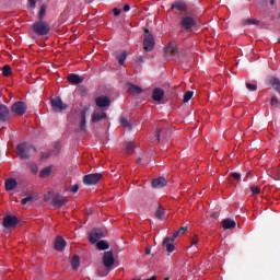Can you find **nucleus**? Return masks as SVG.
<instances>
[{
  "mask_svg": "<svg viewBox=\"0 0 280 280\" xmlns=\"http://www.w3.org/2000/svg\"><path fill=\"white\" fill-rule=\"evenodd\" d=\"M120 124L126 130H132V124L126 117H120Z\"/></svg>",
  "mask_w": 280,
  "mask_h": 280,
  "instance_id": "nucleus-30",
  "label": "nucleus"
},
{
  "mask_svg": "<svg viewBox=\"0 0 280 280\" xmlns=\"http://www.w3.org/2000/svg\"><path fill=\"white\" fill-rule=\"evenodd\" d=\"M190 244L191 246H196V244H198V235H194L190 240Z\"/></svg>",
  "mask_w": 280,
  "mask_h": 280,
  "instance_id": "nucleus-42",
  "label": "nucleus"
},
{
  "mask_svg": "<svg viewBox=\"0 0 280 280\" xmlns=\"http://www.w3.org/2000/svg\"><path fill=\"white\" fill-rule=\"evenodd\" d=\"M68 81L70 84H82L84 82V78L80 77V74L71 73L68 75Z\"/></svg>",
  "mask_w": 280,
  "mask_h": 280,
  "instance_id": "nucleus-19",
  "label": "nucleus"
},
{
  "mask_svg": "<svg viewBox=\"0 0 280 280\" xmlns=\"http://www.w3.org/2000/svg\"><path fill=\"white\" fill-rule=\"evenodd\" d=\"M40 178H47L49 176H51V166H47L45 168H43L39 173Z\"/></svg>",
  "mask_w": 280,
  "mask_h": 280,
  "instance_id": "nucleus-27",
  "label": "nucleus"
},
{
  "mask_svg": "<svg viewBox=\"0 0 280 280\" xmlns=\"http://www.w3.org/2000/svg\"><path fill=\"white\" fill-rule=\"evenodd\" d=\"M235 226H237V223H235V221H233L232 219L223 220V229H225L226 231H231L232 229H235Z\"/></svg>",
  "mask_w": 280,
  "mask_h": 280,
  "instance_id": "nucleus-25",
  "label": "nucleus"
},
{
  "mask_svg": "<svg viewBox=\"0 0 280 280\" xmlns=\"http://www.w3.org/2000/svg\"><path fill=\"white\" fill-rule=\"evenodd\" d=\"M137 163H141V158H139V159L137 160Z\"/></svg>",
  "mask_w": 280,
  "mask_h": 280,
  "instance_id": "nucleus-58",
  "label": "nucleus"
},
{
  "mask_svg": "<svg viewBox=\"0 0 280 280\" xmlns=\"http://www.w3.org/2000/svg\"><path fill=\"white\" fill-rule=\"evenodd\" d=\"M96 247L98 250H108V248H110V245L106 241H100L96 244Z\"/></svg>",
  "mask_w": 280,
  "mask_h": 280,
  "instance_id": "nucleus-28",
  "label": "nucleus"
},
{
  "mask_svg": "<svg viewBox=\"0 0 280 280\" xmlns=\"http://www.w3.org/2000/svg\"><path fill=\"white\" fill-rule=\"evenodd\" d=\"M46 12H47V4H42L38 12L39 21H44Z\"/></svg>",
  "mask_w": 280,
  "mask_h": 280,
  "instance_id": "nucleus-32",
  "label": "nucleus"
},
{
  "mask_svg": "<svg viewBox=\"0 0 280 280\" xmlns=\"http://www.w3.org/2000/svg\"><path fill=\"white\" fill-rule=\"evenodd\" d=\"M178 235H180V231H176V232H174L173 237L177 238V237H178Z\"/></svg>",
  "mask_w": 280,
  "mask_h": 280,
  "instance_id": "nucleus-54",
  "label": "nucleus"
},
{
  "mask_svg": "<svg viewBox=\"0 0 280 280\" xmlns=\"http://www.w3.org/2000/svg\"><path fill=\"white\" fill-rule=\"evenodd\" d=\"M51 106L54 110L57 113H62V110H67V104L62 102V98L60 97H55L50 100Z\"/></svg>",
  "mask_w": 280,
  "mask_h": 280,
  "instance_id": "nucleus-9",
  "label": "nucleus"
},
{
  "mask_svg": "<svg viewBox=\"0 0 280 280\" xmlns=\"http://www.w3.org/2000/svg\"><path fill=\"white\" fill-rule=\"evenodd\" d=\"M164 51L166 56H171L172 58H177L180 60V50L178 49V46L174 45L173 43H170L164 48Z\"/></svg>",
  "mask_w": 280,
  "mask_h": 280,
  "instance_id": "nucleus-8",
  "label": "nucleus"
},
{
  "mask_svg": "<svg viewBox=\"0 0 280 280\" xmlns=\"http://www.w3.org/2000/svg\"><path fill=\"white\" fill-rule=\"evenodd\" d=\"M89 112V108H84L81 110V121H80V130L81 132H86V113Z\"/></svg>",
  "mask_w": 280,
  "mask_h": 280,
  "instance_id": "nucleus-20",
  "label": "nucleus"
},
{
  "mask_svg": "<svg viewBox=\"0 0 280 280\" xmlns=\"http://www.w3.org/2000/svg\"><path fill=\"white\" fill-rule=\"evenodd\" d=\"M144 36H143V47L145 51H152L154 49V35L150 33V28L143 27Z\"/></svg>",
  "mask_w": 280,
  "mask_h": 280,
  "instance_id": "nucleus-4",
  "label": "nucleus"
},
{
  "mask_svg": "<svg viewBox=\"0 0 280 280\" xmlns=\"http://www.w3.org/2000/svg\"><path fill=\"white\" fill-rule=\"evenodd\" d=\"M103 119H106V112L102 109H95L92 116L93 124H97V121H102Z\"/></svg>",
  "mask_w": 280,
  "mask_h": 280,
  "instance_id": "nucleus-17",
  "label": "nucleus"
},
{
  "mask_svg": "<svg viewBox=\"0 0 280 280\" xmlns=\"http://www.w3.org/2000/svg\"><path fill=\"white\" fill-rule=\"evenodd\" d=\"M30 1V8H36V1L28 0Z\"/></svg>",
  "mask_w": 280,
  "mask_h": 280,
  "instance_id": "nucleus-51",
  "label": "nucleus"
},
{
  "mask_svg": "<svg viewBox=\"0 0 280 280\" xmlns=\"http://www.w3.org/2000/svg\"><path fill=\"white\" fill-rule=\"evenodd\" d=\"M127 58H128V54L126 51H122L120 55L116 57V60H118L119 65H124Z\"/></svg>",
  "mask_w": 280,
  "mask_h": 280,
  "instance_id": "nucleus-34",
  "label": "nucleus"
},
{
  "mask_svg": "<svg viewBox=\"0 0 280 280\" xmlns=\"http://www.w3.org/2000/svg\"><path fill=\"white\" fill-rule=\"evenodd\" d=\"M250 191L253 196H259V194H261V188L259 186H252Z\"/></svg>",
  "mask_w": 280,
  "mask_h": 280,
  "instance_id": "nucleus-38",
  "label": "nucleus"
},
{
  "mask_svg": "<svg viewBox=\"0 0 280 280\" xmlns=\"http://www.w3.org/2000/svg\"><path fill=\"white\" fill-rule=\"evenodd\" d=\"M163 215H165V209H163V207L160 206L155 212V218L158 220H163Z\"/></svg>",
  "mask_w": 280,
  "mask_h": 280,
  "instance_id": "nucleus-36",
  "label": "nucleus"
},
{
  "mask_svg": "<svg viewBox=\"0 0 280 280\" xmlns=\"http://www.w3.org/2000/svg\"><path fill=\"white\" fill-rule=\"evenodd\" d=\"M144 58L143 57H140V58H138V62H144Z\"/></svg>",
  "mask_w": 280,
  "mask_h": 280,
  "instance_id": "nucleus-55",
  "label": "nucleus"
},
{
  "mask_svg": "<svg viewBox=\"0 0 280 280\" xmlns=\"http://www.w3.org/2000/svg\"><path fill=\"white\" fill-rule=\"evenodd\" d=\"M2 224L4 229H12L19 224V219L14 215H7L3 218Z\"/></svg>",
  "mask_w": 280,
  "mask_h": 280,
  "instance_id": "nucleus-11",
  "label": "nucleus"
},
{
  "mask_svg": "<svg viewBox=\"0 0 280 280\" xmlns=\"http://www.w3.org/2000/svg\"><path fill=\"white\" fill-rule=\"evenodd\" d=\"M167 242H176V237H174V236H172V237H170V236H167V237H165L164 238V244H167Z\"/></svg>",
  "mask_w": 280,
  "mask_h": 280,
  "instance_id": "nucleus-44",
  "label": "nucleus"
},
{
  "mask_svg": "<svg viewBox=\"0 0 280 280\" xmlns=\"http://www.w3.org/2000/svg\"><path fill=\"white\" fill-rule=\"evenodd\" d=\"M113 12H114V16H119V14H121V9L114 8Z\"/></svg>",
  "mask_w": 280,
  "mask_h": 280,
  "instance_id": "nucleus-45",
  "label": "nucleus"
},
{
  "mask_svg": "<svg viewBox=\"0 0 280 280\" xmlns=\"http://www.w3.org/2000/svg\"><path fill=\"white\" fill-rule=\"evenodd\" d=\"M270 4H271V5H275V0H270Z\"/></svg>",
  "mask_w": 280,
  "mask_h": 280,
  "instance_id": "nucleus-57",
  "label": "nucleus"
},
{
  "mask_svg": "<svg viewBox=\"0 0 280 280\" xmlns=\"http://www.w3.org/2000/svg\"><path fill=\"white\" fill-rule=\"evenodd\" d=\"M11 113H14V115H19L20 117H23L27 113V104L22 101L15 102L11 106Z\"/></svg>",
  "mask_w": 280,
  "mask_h": 280,
  "instance_id": "nucleus-5",
  "label": "nucleus"
},
{
  "mask_svg": "<svg viewBox=\"0 0 280 280\" xmlns=\"http://www.w3.org/2000/svg\"><path fill=\"white\" fill-rule=\"evenodd\" d=\"M242 25H259V20H255V19L243 20Z\"/></svg>",
  "mask_w": 280,
  "mask_h": 280,
  "instance_id": "nucleus-35",
  "label": "nucleus"
},
{
  "mask_svg": "<svg viewBox=\"0 0 280 280\" xmlns=\"http://www.w3.org/2000/svg\"><path fill=\"white\" fill-rule=\"evenodd\" d=\"M269 84L270 86H272V89H275V91H277V93H279L280 95V80L277 77H273L269 80Z\"/></svg>",
  "mask_w": 280,
  "mask_h": 280,
  "instance_id": "nucleus-24",
  "label": "nucleus"
},
{
  "mask_svg": "<svg viewBox=\"0 0 280 280\" xmlns=\"http://www.w3.org/2000/svg\"><path fill=\"white\" fill-rule=\"evenodd\" d=\"M102 180V173L88 174L83 177L84 185H97Z\"/></svg>",
  "mask_w": 280,
  "mask_h": 280,
  "instance_id": "nucleus-7",
  "label": "nucleus"
},
{
  "mask_svg": "<svg viewBox=\"0 0 280 280\" xmlns=\"http://www.w3.org/2000/svg\"><path fill=\"white\" fill-rule=\"evenodd\" d=\"M270 104L271 106H277V104H279V100L276 96H272Z\"/></svg>",
  "mask_w": 280,
  "mask_h": 280,
  "instance_id": "nucleus-43",
  "label": "nucleus"
},
{
  "mask_svg": "<svg viewBox=\"0 0 280 280\" xmlns=\"http://www.w3.org/2000/svg\"><path fill=\"white\" fill-rule=\"evenodd\" d=\"M128 93H130L131 95H141V93H143V89L135 84H129Z\"/></svg>",
  "mask_w": 280,
  "mask_h": 280,
  "instance_id": "nucleus-23",
  "label": "nucleus"
},
{
  "mask_svg": "<svg viewBox=\"0 0 280 280\" xmlns=\"http://www.w3.org/2000/svg\"><path fill=\"white\" fill-rule=\"evenodd\" d=\"M150 253H152V247L148 246L145 248V255H150Z\"/></svg>",
  "mask_w": 280,
  "mask_h": 280,
  "instance_id": "nucleus-53",
  "label": "nucleus"
},
{
  "mask_svg": "<svg viewBox=\"0 0 280 280\" xmlns=\"http://www.w3.org/2000/svg\"><path fill=\"white\" fill-rule=\"evenodd\" d=\"M2 75H4V78H10V75H12V68H10L8 65L3 66Z\"/></svg>",
  "mask_w": 280,
  "mask_h": 280,
  "instance_id": "nucleus-33",
  "label": "nucleus"
},
{
  "mask_svg": "<svg viewBox=\"0 0 280 280\" xmlns=\"http://www.w3.org/2000/svg\"><path fill=\"white\" fill-rule=\"evenodd\" d=\"M164 280H170V277L164 278Z\"/></svg>",
  "mask_w": 280,
  "mask_h": 280,
  "instance_id": "nucleus-59",
  "label": "nucleus"
},
{
  "mask_svg": "<svg viewBox=\"0 0 280 280\" xmlns=\"http://www.w3.org/2000/svg\"><path fill=\"white\" fill-rule=\"evenodd\" d=\"M0 121H10V108L0 104Z\"/></svg>",
  "mask_w": 280,
  "mask_h": 280,
  "instance_id": "nucleus-13",
  "label": "nucleus"
},
{
  "mask_svg": "<svg viewBox=\"0 0 280 280\" xmlns=\"http://www.w3.org/2000/svg\"><path fill=\"white\" fill-rule=\"evenodd\" d=\"M135 152V143L133 142H126L125 143V153L132 154Z\"/></svg>",
  "mask_w": 280,
  "mask_h": 280,
  "instance_id": "nucleus-31",
  "label": "nucleus"
},
{
  "mask_svg": "<svg viewBox=\"0 0 280 280\" xmlns=\"http://www.w3.org/2000/svg\"><path fill=\"white\" fill-rule=\"evenodd\" d=\"M55 250H59V253H62L65 248H67V241L62 238V236H57L55 240Z\"/></svg>",
  "mask_w": 280,
  "mask_h": 280,
  "instance_id": "nucleus-15",
  "label": "nucleus"
},
{
  "mask_svg": "<svg viewBox=\"0 0 280 280\" xmlns=\"http://www.w3.org/2000/svg\"><path fill=\"white\" fill-rule=\"evenodd\" d=\"M122 10L124 12H130V4H125Z\"/></svg>",
  "mask_w": 280,
  "mask_h": 280,
  "instance_id": "nucleus-49",
  "label": "nucleus"
},
{
  "mask_svg": "<svg viewBox=\"0 0 280 280\" xmlns=\"http://www.w3.org/2000/svg\"><path fill=\"white\" fill-rule=\"evenodd\" d=\"M278 43H280V37L278 38Z\"/></svg>",
  "mask_w": 280,
  "mask_h": 280,
  "instance_id": "nucleus-60",
  "label": "nucleus"
},
{
  "mask_svg": "<svg viewBox=\"0 0 280 280\" xmlns=\"http://www.w3.org/2000/svg\"><path fill=\"white\" fill-rule=\"evenodd\" d=\"M67 202H69L67 197H63L61 195H56L55 197H52V205H54V207H57L58 209H60V207H65V205H67Z\"/></svg>",
  "mask_w": 280,
  "mask_h": 280,
  "instance_id": "nucleus-12",
  "label": "nucleus"
},
{
  "mask_svg": "<svg viewBox=\"0 0 280 280\" xmlns=\"http://www.w3.org/2000/svg\"><path fill=\"white\" fill-rule=\"evenodd\" d=\"M231 176L234 180H242V175L240 173H231Z\"/></svg>",
  "mask_w": 280,
  "mask_h": 280,
  "instance_id": "nucleus-41",
  "label": "nucleus"
},
{
  "mask_svg": "<svg viewBox=\"0 0 280 280\" xmlns=\"http://www.w3.org/2000/svg\"><path fill=\"white\" fill-rule=\"evenodd\" d=\"M80 93H89V89L84 85L79 88Z\"/></svg>",
  "mask_w": 280,
  "mask_h": 280,
  "instance_id": "nucleus-47",
  "label": "nucleus"
},
{
  "mask_svg": "<svg viewBox=\"0 0 280 280\" xmlns=\"http://www.w3.org/2000/svg\"><path fill=\"white\" fill-rule=\"evenodd\" d=\"M211 218H218V212H213V213L211 214Z\"/></svg>",
  "mask_w": 280,
  "mask_h": 280,
  "instance_id": "nucleus-56",
  "label": "nucleus"
},
{
  "mask_svg": "<svg viewBox=\"0 0 280 280\" xmlns=\"http://www.w3.org/2000/svg\"><path fill=\"white\" fill-rule=\"evenodd\" d=\"M106 237V230L105 229H94L90 232L89 240L92 244H97L100 240Z\"/></svg>",
  "mask_w": 280,
  "mask_h": 280,
  "instance_id": "nucleus-6",
  "label": "nucleus"
},
{
  "mask_svg": "<svg viewBox=\"0 0 280 280\" xmlns=\"http://www.w3.org/2000/svg\"><path fill=\"white\" fill-rule=\"evenodd\" d=\"M171 10H177L178 12H185L187 10V4L183 1H175L172 4Z\"/></svg>",
  "mask_w": 280,
  "mask_h": 280,
  "instance_id": "nucleus-21",
  "label": "nucleus"
},
{
  "mask_svg": "<svg viewBox=\"0 0 280 280\" xmlns=\"http://www.w3.org/2000/svg\"><path fill=\"white\" fill-rule=\"evenodd\" d=\"M18 156L25 161V159H30V154L32 152H36V148L30 143L23 142L16 147Z\"/></svg>",
  "mask_w": 280,
  "mask_h": 280,
  "instance_id": "nucleus-3",
  "label": "nucleus"
},
{
  "mask_svg": "<svg viewBox=\"0 0 280 280\" xmlns=\"http://www.w3.org/2000/svg\"><path fill=\"white\" fill-rule=\"evenodd\" d=\"M152 187L154 189H163V187H167V179L165 177H158L152 180Z\"/></svg>",
  "mask_w": 280,
  "mask_h": 280,
  "instance_id": "nucleus-14",
  "label": "nucleus"
},
{
  "mask_svg": "<svg viewBox=\"0 0 280 280\" xmlns=\"http://www.w3.org/2000/svg\"><path fill=\"white\" fill-rule=\"evenodd\" d=\"M191 97H194V92L192 91H187L184 94V98H183L184 104H187V102H189L191 100Z\"/></svg>",
  "mask_w": 280,
  "mask_h": 280,
  "instance_id": "nucleus-37",
  "label": "nucleus"
},
{
  "mask_svg": "<svg viewBox=\"0 0 280 280\" xmlns=\"http://www.w3.org/2000/svg\"><path fill=\"white\" fill-rule=\"evenodd\" d=\"M95 102L98 108H106V106H110V98H108V96H98Z\"/></svg>",
  "mask_w": 280,
  "mask_h": 280,
  "instance_id": "nucleus-18",
  "label": "nucleus"
},
{
  "mask_svg": "<svg viewBox=\"0 0 280 280\" xmlns=\"http://www.w3.org/2000/svg\"><path fill=\"white\" fill-rule=\"evenodd\" d=\"M163 97H165V91H163V89L155 88L152 93L153 102H162Z\"/></svg>",
  "mask_w": 280,
  "mask_h": 280,
  "instance_id": "nucleus-16",
  "label": "nucleus"
},
{
  "mask_svg": "<svg viewBox=\"0 0 280 280\" xmlns=\"http://www.w3.org/2000/svg\"><path fill=\"white\" fill-rule=\"evenodd\" d=\"M31 170H32V173H33V174H36V173L38 172V166L33 165V166L31 167Z\"/></svg>",
  "mask_w": 280,
  "mask_h": 280,
  "instance_id": "nucleus-50",
  "label": "nucleus"
},
{
  "mask_svg": "<svg viewBox=\"0 0 280 280\" xmlns=\"http://www.w3.org/2000/svg\"><path fill=\"white\" fill-rule=\"evenodd\" d=\"M179 231H180V233H183V234L187 233V226H182V228L179 229Z\"/></svg>",
  "mask_w": 280,
  "mask_h": 280,
  "instance_id": "nucleus-52",
  "label": "nucleus"
},
{
  "mask_svg": "<svg viewBox=\"0 0 280 280\" xmlns=\"http://www.w3.org/2000/svg\"><path fill=\"white\" fill-rule=\"evenodd\" d=\"M163 248H166L167 253H174V250H176V247L174 246V243L172 242H166L165 243V238L162 243Z\"/></svg>",
  "mask_w": 280,
  "mask_h": 280,
  "instance_id": "nucleus-26",
  "label": "nucleus"
},
{
  "mask_svg": "<svg viewBox=\"0 0 280 280\" xmlns=\"http://www.w3.org/2000/svg\"><path fill=\"white\" fill-rule=\"evenodd\" d=\"M32 30L37 36H47L51 32V26H49V23L39 20L33 23Z\"/></svg>",
  "mask_w": 280,
  "mask_h": 280,
  "instance_id": "nucleus-2",
  "label": "nucleus"
},
{
  "mask_svg": "<svg viewBox=\"0 0 280 280\" xmlns=\"http://www.w3.org/2000/svg\"><path fill=\"white\" fill-rule=\"evenodd\" d=\"M103 265L105 266V268H110L112 266H115V256L113 255V250L104 253Z\"/></svg>",
  "mask_w": 280,
  "mask_h": 280,
  "instance_id": "nucleus-10",
  "label": "nucleus"
},
{
  "mask_svg": "<svg viewBox=\"0 0 280 280\" xmlns=\"http://www.w3.org/2000/svg\"><path fill=\"white\" fill-rule=\"evenodd\" d=\"M32 200H34L33 196L25 197L21 200V205L25 206L27 202H32Z\"/></svg>",
  "mask_w": 280,
  "mask_h": 280,
  "instance_id": "nucleus-39",
  "label": "nucleus"
},
{
  "mask_svg": "<svg viewBox=\"0 0 280 280\" xmlns=\"http://www.w3.org/2000/svg\"><path fill=\"white\" fill-rule=\"evenodd\" d=\"M4 185L7 191H13V189H16V185H19V183L15 178H8Z\"/></svg>",
  "mask_w": 280,
  "mask_h": 280,
  "instance_id": "nucleus-22",
  "label": "nucleus"
},
{
  "mask_svg": "<svg viewBox=\"0 0 280 280\" xmlns=\"http://www.w3.org/2000/svg\"><path fill=\"white\" fill-rule=\"evenodd\" d=\"M182 32H194V27L198 25V18L196 15H184L178 22Z\"/></svg>",
  "mask_w": 280,
  "mask_h": 280,
  "instance_id": "nucleus-1",
  "label": "nucleus"
},
{
  "mask_svg": "<svg viewBox=\"0 0 280 280\" xmlns=\"http://www.w3.org/2000/svg\"><path fill=\"white\" fill-rule=\"evenodd\" d=\"M155 141H161V129H158L155 132Z\"/></svg>",
  "mask_w": 280,
  "mask_h": 280,
  "instance_id": "nucleus-46",
  "label": "nucleus"
},
{
  "mask_svg": "<svg viewBox=\"0 0 280 280\" xmlns=\"http://www.w3.org/2000/svg\"><path fill=\"white\" fill-rule=\"evenodd\" d=\"M246 89H248V91H257V84L246 83Z\"/></svg>",
  "mask_w": 280,
  "mask_h": 280,
  "instance_id": "nucleus-40",
  "label": "nucleus"
},
{
  "mask_svg": "<svg viewBox=\"0 0 280 280\" xmlns=\"http://www.w3.org/2000/svg\"><path fill=\"white\" fill-rule=\"evenodd\" d=\"M71 266L73 270H78L80 268V256L75 255L72 257Z\"/></svg>",
  "mask_w": 280,
  "mask_h": 280,
  "instance_id": "nucleus-29",
  "label": "nucleus"
},
{
  "mask_svg": "<svg viewBox=\"0 0 280 280\" xmlns=\"http://www.w3.org/2000/svg\"><path fill=\"white\" fill-rule=\"evenodd\" d=\"M80 189V186L74 185L73 187L70 188V191H72L73 194H77V191Z\"/></svg>",
  "mask_w": 280,
  "mask_h": 280,
  "instance_id": "nucleus-48",
  "label": "nucleus"
}]
</instances>
